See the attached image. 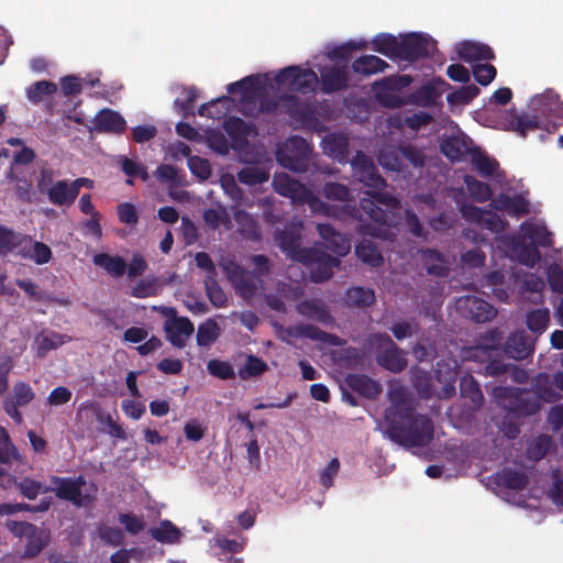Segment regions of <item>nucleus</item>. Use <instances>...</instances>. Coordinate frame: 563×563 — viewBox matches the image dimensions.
Here are the masks:
<instances>
[{"instance_id": "f257e3e1", "label": "nucleus", "mask_w": 563, "mask_h": 563, "mask_svg": "<svg viewBox=\"0 0 563 563\" xmlns=\"http://www.w3.org/2000/svg\"><path fill=\"white\" fill-rule=\"evenodd\" d=\"M318 82V76L313 70L300 66H289L275 75H255L230 84L228 92L239 91L244 111L250 115H255L275 108V104L268 103L265 97L284 91L308 93L317 88Z\"/></svg>"}, {"instance_id": "f03ea898", "label": "nucleus", "mask_w": 563, "mask_h": 563, "mask_svg": "<svg viewBox=\"0 0 563 563\" xmlns=\"http://www.w3.org/2000/svg\"><path fill=\"white\" fill-rule=\"evenodd\" d=\"M352 168L354 177L371 188L368 194L375 199H362L361 207L364 212L372 219L376 225L369 230V234L383 239H388L391 233L393 220L389 218L386 210H383L378 205L385 206L389 209H398L399 200L394 196L379 192L386 185L385 180L377 174L376 167L373 162L364 154L358 153L352 161Z\"/></svg>"}, {"instance_id": "7ed1b4c3", "label": "nucleus", "mask_w": 563, "mask_h": 563, "mask_svg": "<svg viewBox=\"0 0 563 563\" xmlns=\"http://www.w3.org/2000/svg\"><path fill=\"white\" fill-rule=\"evenodd\" d=\"M301 228L302 223L300 222L298 228L294 231L280 232L276 236V241L288 257L310 266V277L312 282H324L332 276L333 268L339 266L340 261L319 250L301 249L299 245L300 234L295 232Z\"/></svg>"}, {"instance_id": "20e7f679", "label": "nucleus", "mask_w": 563, "mask_h": 563, "mask_svg": "<svg viewBox=\"0 0 563 563\" xmlns=\"http://www.w3.org/2000/svg\"><path fill=\"white\" fill-rule=\"evenodd\" d=\"M267 258L263 255L252 257L256 273L243 271L234 261L222 258L220 267L227 274L236 291L244 298H251L263 289L261 275L268 272Z\"/></svg>"}, {"instance_id": "39448f33", "label": "nucleus", "mask_w": 563, "mask_h": 563, "mask_svg": "<svg viewBox=\"0 0 563 563\" xmlns=\"http://www.w3.org/2000/svg\"><path fill=\"white\" fill-rule=\"evenodd\" d=\"M273 187L276 192L291 199L292 202L308 205L312 213L327 217L335 216L336 209L334 207L322 201L313 191L286 173L275 175Z\"/></svg>"}, {"instance_id": "423d86ee", "label": "nucleus", "mask_w": 563, "mask_h": 563, "mask_svg": "<svg viewBox=\"0 0 563 563\" xmlns=\"http://www.w3.org/2000/svg\"><path fill=\"white\" fill-rule=\"evenodd\" d=\"M54 492L57 497L73 501L77 506H84L97 495V486L86 482L82 477L62 478L52 477Z\"/></svg>"}, {"instance_id": "0eeeda50", "label": "nucleus", "mask_w": 563, "mask_h": 563, "mask_svg": "<svg viewBox=\"0 0 563 563\" xmlns=\"http://www.w3.org/2000/svg\"><path fill=\"white\" fill-rule=\"evenodd\" d=\"M310 148L307 141L299 136H292L278 146L276 159L285 168L303 172L307 169Z\"/></svg>"}, {"instance_id": "6e6552de", "label": "nucleus", "mask_w": 563, "mask_h": 563, "mask_svg": "<svg viewBox=\"0 0 563 563\" xmlns=\"http://www.w3.org/2000/svg\"><path fill=\"white\" fill-rule=\"evenodd\" d=\"M385 434L393 441L407 445H423L432 438V424L426 417L416 418L410 431L402 435L394 427L388 428Z\"/></svg>"}, {"instance_id": "1a4fd4ad", "label": "nucleus", "mask_w": 563, "mask_h": 563, "mask_svg": "<svg viewBox=\"0 0 563 563\" xmlns=\"http://www.w3.org/2000/svg\"><path fill=\"white\" fill-rule=\"evenodd\" d=\"M456 310L465 318L476 322H486L496 316V310L476 296H463L456 300Z\"/></svg>"}, {"instance_id": "9d476101", "label": "nucleus", "mask_w": 563, "mask_h": 563, "mask_svg": "<svg viewBox=\"0 0 563 563\" xmlns=\"http://www.w3.org/2000/svg\"><path fill=\"white\" fill-rule=\"evenodd\" d=\"M164 331L167 340L176 347H184L195 331L194 323L186 317L166 320Z\"/></svg>"}, {"instance_id": "9b49d317", "label": "nucleus", "mask_w": 563, "mask_h": 563, "mask_svg": "<svg viewBox=\"0 0 563 563\" xmlns=\"http://www.w3.org/2000/svg\"><path fill=\"white\" fill-rule=\"evenodd\" d=\"M278 297L267 296V305L277 311H282L285 308V301H294L299 299L303 294L302 286L298 280H291V283H279L277 285Z\"/></svg>"}, {"instance_id": "f8f14e48", "label": "nucleus", "mask_w": 563, "mask_h": 563, "mask_svg": "<svg viewBox=\"0 0 563 563\" xmlns=\"http://www.w3.org/2000/svg\"><path fill=\"white\" fill-rule=\"evenodd\" d=\"M317 229L327 249L339 256H344L350 252V240L338 233L330 224H318Z\"/></svg>"}, {"instance_id": "ddd939ff", "label": "nucleus", "mask_w": 563, "mask_h": 563, "mask_svg": "<svg viewBox=\"0 0 563 563\" xmlns=\"http://www.w3.org/2000/svg\"><path fill=\"white\" fill-rule=\"evenodd\" d=\"M461 212L467 221L478 223L493 232L504 230V221L488 211L465 205L461 208Z\"/></svg>"}, {"instance_id": "4468645a", "label": "nucleus", "mask_w": 563, "mask_h": 563, "mask_svg": "<svg viewBox=\"0 0 563 563\" xmlns=\"http://www.w3.org/2000/svg\"><path fill=\"white\" fill-rule=\"evenodd\" d=\"M493 206L497 210L506 211L508 214L516 217L528 214L530 211L529 202L522 195H500L493 200Z\"/></svg>"}, {"instance_id": "2eb2a0df", "label": "nucleus", "mask_w": 563, "mask_h": 563, "mask_svg": "<svg viewBox=\"0 0 563 563\" xmlns=\"http://www.w3.org/2000/svg\"><path fill=\"white\" fill-rule=\"evenodd\" d=\"M387 350L378 356V363L391 372H400L406 366V358L400 350L393 343L390 338L380 336Z\"/></svg>"}, {"instance_id": "dca6fc26", "label": "nucleus", "mask_w": 563, "mask_h": 563, "mask_svg": "<svg viewBox=\"0 0 563 563\" xmlns=\"http://www.w3.org/2000/svg\"><path fill=\"white\" fill-rule=\"evenodd\" d=\"M93 129L102 132L120 133L125 129L124 119L115 111L103 109L93 120Z\"/></svg>"}, {"instance_id": "f3484780", "label": "nucleus", "mask_w": 563, "mask_h": 563, "mask_svg": "<svg viewBox=\"0 0 563 563\" xmlns=\"http://www.w3.org/2000/svg\"><path fill=\"white\" fill-rule=\"evenodd\" d=\"M456 53L461 59L467 63L489 59L493 57V52L487 45L473 41H463L459 43L456 45Z\"/></svg>"}, {"instance_id": "a211bd4d", "label": "nucleus", "mask_w": 563, "mask_h": 563, "mask_svg": "<svg viewBox=\"0 0 563 563\" xmlns=\"http://www.w3.org/2000/svg\"><path fill=\"white\" fill-rule=\"evenodd\" d=\"M345 383L351 389L367 398H375L382 391L377 382L362 374L347 375Z\"/></svg>"}, {"instance_id": "6ab92c4d", "label": "nucleus", "mask_w": 563, "mask_h": 563, "mask_svg": "<svg viewBox=\"0 0 563 563\" xmlns=\"http://www.w3.org/2000/svg\"><path fill=\"white\" fill-rule=\"evenodd\" d=\"M271 165L261 163L256 165H247L238 173L240 183L247 186H255L266 183L269 179Z\"/></svg>"}, {"instance_id": "aec40b11", "label": "nucleus", "mask_w": 563, "mask_h": 563, "mask_svg": "<svg viewBox=\"0 0 563 563\" xmlns=\"http://www.w3.org/2000/svg\"><path fill=\"white\" fill-rule=\"evenodd\" d=\"M47 196L52 203L63 206L71 205L77 197L73 184L67 180H59L47 189Z\"/></svg>"}, {"instance_id": "412c9836", "label": "nucleus", "mask_w": 563, "mask_h": 563, "mask_svg": "<svg viewBox=\"0 0 563 563\" xmlns=\"http://www.w3.org/2000/svg\"><path fill=\"white\" fill-rule=\"evenodd\" d=\"M441 151L451 161H459L470 151L468 140L461 134L452 135L442 141Z\"/></svg>"}, {"instance_id": "4be33fe9", "label": "nucleus", "mask_w": 563, "mask_h": 563, "mask_svg": "<svg viewBox=\"0 0 563 563\" xmlns=\"http://www.w3.org/2000/svg\"><path fill=\"white\" fill-rule=\"evenodd\" d=\"M65 335L55 332H42L36 335L34 346L40 357H44L49 351L66 343Z\"/></svg>"}, {"instance_id": "5701e85b", "label": "nucleus", "mask_w": 563, "mask_h": 563, "mask_svg": "<svg viewBox=\"0 0 563 563\" xmlns=\"http://www.w3.org/2000/svg\"><path fill=\"white\" fill-rule=\"evenodd\" d=\"M323 152L339 161L345 158L347 154V139L343 134H330L322 140Z\"/></svg>"}, {"instance_id": "b1692460", "label": "nucleus", "mask_w": 563, "mask_h": 563, "mask_svg": "<svg viewBox=\"0 0 563 563\" xmlns=\"http://www.w3.org/2000/svg\"><path fill=\"white\" fill-rule=\"evenodd\" d=\"M532 351V343L522 333H514L506 343V352L515 360L525 358Z\"/></svg>"}, {"instance_id": "393cba45", "label": "nucleus", "mask_w": 563, "mask_h": 563, "mask_svg": "<svg viewBox=\"0 0 563 563\" xmlns=\"http://www.w3.org/2000/svg\"><path fill=\"white\" fill-rule=\"evenodd\" d=\"M27 244H25L22 249V254L24 257L30 258L37 265H43L48 263L52 260V251L48 245L43 242L26 240Z\"/></svg>"}, {"instance_id": "a878e982", "label": "nucleus", "mask_w": 563, "mask_h": 563, "mask_svg": "<svg viewBox=\"0 0 563 563\" xmlns=\"http://www.w3.org/2000/svg\"><path fill=\"white\" fill-rule=\"evenodd\" d=\"M445 85L446 82L442 79H435L423 85L413 95V101L421 106L432 103L443 92Z\"/></svg>"}, {"instance_id": "bb28decb", "label": "nucleus", "mask_w": 563, "mask_h": 563, "mask_svg": "<svg viewBox=\"0 0 563 563\" xmlns=\"http://www.w3.org/2000/svg\"><path fill=\"white\" fill-rule=\"evenodd\" d=\"M233 100L229 97H221L218 98L214 101H211L209 103L202 104L198 113L201 117H208L212 119H221L223 118L232 107Z\"/></svg>"}, {"instance_id": "cd10ccee", "label": "nucleus", "mask_w": 563, "mask_h": 563, "mask_svg": "<svg viewBox=\"0 0 563 563\" xmlns=\"http://www.w3.org/2000/svg\"><path fill=\"white\" fill-rule=\"evenodd\" d=\"M93 263L97 266L104 268L109 274L114 277H120L126 269V263L120 256H111L106 253H100L93 256Z\"/></svg>"}, {"instance_id": "c85d7f7f", "label": "nucleus", "mask_w": 563, "mask_h": 563, "mask_svg": "<svg viewBox=\"0 0 563 563\" xmlns=\"http://www.w3.org/2000/svg\"><path fill=\"white\" fill-rule=\"evenodd\" d=\"M344 300L351 307L369 306L375 301V294L371 288L352 287L346 290Z\"/></svg>"}, {"instance_id": "c756f323", "label": "nucleus", "mask_w": 563, "mask_h": 563, "mask_svg": "<svg viewBox=\"0 0 563 563\" xmlns=\"http://www.w3.org/2000/svg\"><path fill=\"white\" fill-rule=\"evenodd\" d=\"M520 233L522 239L531 244L547 245L550 243L549 232L541 224L523 223L520 227Z\"/></svg>"}, {"instance_id": "7c9ffc66", "label": "nucleus", "mask_w": 563, "mask_h": 563, "mask_svg": "<svg viewBox=\"0 0 563 563\" xmlns=\"http://www.w3.org/2000/svg\"><path fill=\"white\" fill-rule=\"evenodd\" d=\"M221 334V328L214 319H208L199 324L197 330V343L200 346H210Z\"/></svg>"}, {"instance_id": "2f4dec72", "label": "nucleus", "mask_w": 563, "mask_h": 563, "mask_svg": "<svg viewBox=\"0 0 563 563\" xmlns=\"http://www.w3.org/2000/svg\"><path fill=\"white\" fill-rule=\"evenodd\" d=\"M163 283L157 277L147 276L139 280L132 288L131 295L135 298L155 296L162 289Z\"/></svg>"}, {"instance_id": "473e14b6", "label": "nucleus", "mask_w": 563, "mask_h": 563, "mask_svg": "<svg viewBox=\"0 0 563 563\" xmlns=\"http://www.w3.org/2000/svg\"><path fill=\"white\" fill-rule=\"evenodd\" d=\"M357 257L372 266H378L383 263V256L376 245L371 240H364L355 247Z\"/></svg>"}, {"instance_id": "72a5a7b5", "label": "nucleus", "mask_w": 563, "mask_h": 563, "mask_svg": "<svg viewBox=\"0 0 563 563\" xmlns=\"http://www.w3.org/2000/svg\"><path fill=\"white\" fill-rule=\"evenodd\" d=\"M386 66L387 65L384 60L374 55L360 57L353 63L354 71L364 75H372L378 71H383Z\"/></svg>"}, {"instance_id": "f704fd0d", "label": "nucleus", "mask_w": 563, "mask_h": 563, "mask_svg": "<svg viewBox=\"0 0 563 563\" xmlns=\"http://www.w3.org/2000/svg\"><path fill=\"white\" fill-rule=\"evenodd\" d=\"M422 258L424 266L430 274L439 276L445 274L449 261L441 256L438 252L433 250H426L422 252Z\"/></svg>"}, {"instance_id": "c9c22d12", "label": "nucleus", "mask_w": 563, "mask_h": 563, "mask_svg": "<svg viewBox=\"0 0 563 563\" xmlns=\"http://www.w3.org/2000/svg\"><path fill=\"white\" fill-rule=\"evenodd\" d=\"M321 76L323 89L328 92L338 90L346 84L345 68L341 66L333 67L331 70L322 73Z\"/></svg>"}, {"instance_id": "e433bc0d", "label": "nucleus", "mask_w": 563, "mask_h": 563, "mask_svg": "<svg viewBox=\"0 0 563 563\" xmlns=\"http://www.w3.org/2000/svg\"><path fill=\"white\" fill-rule=\"evenodd\" d=\"M98 82V76L88 75L82 79L78 78L77 76H66L62 79L60 85L64 95L70 96L80 92L82 84H87L93 87Z\"/></svg>"}, {"instance_id": "4c0bfd02", "label": "nucleus", "mask_w": 563, "mask_h": 563, "mask_svg": "<svg viewBox=\"0 0 563 563\" xmlns=\"http://www.w3.org/2000/svg\"><path fill=\"white\" fill-rule=\"evenodd\" d=\"M498 125L505 130H518L521 135H525L528 130L536 128V122L531 119L519 118L512 112H509L505 114V118L499 120Z\"/></svg>"}, {"instance_id": "58836bf2", "label": "nucleus", "mask_w": 563, "mask_h": 563, "mask_svg": "<svg viewBox=\"0 0 563 563\" xmlns=\"http://www.w3.org/2000/svg\"><path fill=\"white\" fill-rule=\"evenodd\" d=\"M57 86L52 81L41 80L31 85L26 90L27 99L32 103L41 102L44 97L55 93Z\"/></svg>"}, {"instance_id": "ea45409f", "label": "nucleus", "mask_w": 563, "mask_h": 563, "mask_svg": "<svg viewBox=\"0 0 563 563\" xmlns=\"http://www.w3.org/2000/svg\"><path fill=\"white\" fill-rule=\"evenodd\" d=\"M461 395L468 398L473 406L477 407L483 400V395L479 390L478 384L472 376H463L460 382Z\"/></svg>"}, {"instance_id": "a19ab883", "label": "nucleus", "mask_w": 563, "mask_h": 563, "mask_svg": "<svg viewBox=\"0 0 563 563\" xmlns=\"http://www.w3.org/2000/svg\"><path fill=\"white\" fill-rule=\"evenodd\" d=\"M472 164L483 176H494L498 172L497 162L481 152L472 154Z\"/></svg>"}, {"instance_id": "79ce46f5", "label": "nucleus", "mask_w": 563, "mask_h": 563, "mask_svg": "<svg viewBox=\"0 0 563 563\" xmlns=\"http://www.w3.org/2000/svg\"><path fill=\"white\" fill-rule=\"evenodd\" d=\"M151 533L153 538L159 542L173 543L178 541L180 538V531L170 521L167 520L161 522L158 527L153 528Z\"/></svg>"}, {"instance_id": "37998d69", "label": "nucleus", "mask_w": 563, "mask_h": 563, "mask_svg": "<svg viewBox=\"0 0 563 563\" xmlns=\"http://www.w3.org/2000/svg\"><path fill=\"white\" fill-rule=\"evenodd\" d=\"M26 239L14 231L0 225V253L7 254L22 244Z\"/></svg>"}, {"instance_id": "c03bdc74", "label": "nucleus", "mask_w": 563, "mask_h": 563, "mask_svg": "<svg viewBox=\"0 0 563 563\" xmlns=\"http://www.w3.org/2000/svg\"><path fill=\"white\" fill-rule=\"evenodd\" d=\"M400 156V148L386 147L379 153L378 162L386 169L400 172L402 169Z\"/></svg>"}, {"instance_id": "a18cd8bd", "label": "nucleus", "mask_w": 563, "mask_h": 563, "mask_svg": "<svg viewBox=\"0 0 563 563\" xmlns=\"http://www.w3.org/2000/svg\"><path fill=\"white\" fill-rule=\"evenodd\" d=\"M298 311L303 316L324 323L329 322L331 319L323 306L316 301H303L299 303Z\"/></svg>"}, {"instance_id": "49530a36", "label": "nucleus", "mask_w": 563, "mask_h": 563, "mask_svg": "<svg viewBox=\"0 0 563 563\" xmlns=\"http://www.w3.org/2000/svg\"><path fill=\"white\" fill-rule=\"evenodd\" d=\"M203 219L211 229L229 230L231 228L230 218L223 209H208L203 213Z\"/></svg>"}, {"instance_id": "de8ad7c7", "label": "nucleus", "mask_w": 563, "mask_h": 563, "mask_svg": "<svg viewBox=\"0 0 563 563\" xmlns=\"http://www.w3.org/2000/svg\"><path fill=\"white\" fill-rule=\"evenodd\" d=\"M548 309H536L527 314V325L533 332H543L549 324Z\"/></svg>"}, {"instance_id": "09e8293b", "label": "nucleus", "mask_w": 563, "mask_h": 563, "mask_svg": "<svg viewBox=\"0 0 563 563\" xmlns=\"http://www.w3.org/2000/svg\"><path fill=\"white\" fill-rule=\"evenodd\" d=\"M48 534L44 530L36 529L34 533H32L27 538V543L25 548L26 556H35L37 555L42 549L47 544Z\"/></svg>"}, {"instance_id": "8fccbe9b", "label": "nucleus", "mask_w": 563, "mask_h": 563, "mask_svg": "<svg viewBox=\"0 0 563 563\" xmlns=\"http://www.w3.org/2000/svg\"><path fill=\"white\" fill-rule=\"evenodd\" d=\"M323 196L328 200L340 202H346L351 199L349 188L339 183H327L323 187Z\"/></svg>"}, {"instance_id": "3c124183", "label": "nucleus", "mask_w": 563, "mask_h": 563, "mask_svg": "<svg viewBox=\"0 0 563 563\" xmlns=\"http://www.w3.org/2000/svg\"><path fill=\"white\" fill-rule=\"evenodd\" d=\"M465 184L470 194L478 201H486L490 198L492 191L487 184L475 179L472 176L465 177Z\"/></svg>"}, {"instance_id": "603ef678", "label": "nucleus", "mask_w": 563, "mask_h": 563, "mask_svg": "<svg viewBox=\"0 0 563 563\" xmlns=\"http://www.w3.org/2000/svg\"><path fill=\"white\" fill-rule=\"evenodd\" d=\"M206 290L212 305L217 308H223L227 306V296L224 291L219 287L213 277L209 276L206 280Z\"/></svg>"}, {"instance_id": "864d4df0", "label": "nucleus", "mask_w": 563, "mask_h": 563, "mask_svg": "<svg viewBox=\"0 0 563 563\" xmlns=\"http://www.w3.org/2000/svg\"><path fill=\"white\" fill-rule=\"evenodd\" d=\"M19 489L23 496L29 499H35L40 493L54 492L53 487H42V485L31 478H24L19 483Z\"/></svg>"}, {"instance_id": "5fc2aeb1", "label": "nucleus", "mask_w": 563, "mask_h": 563, "mask_svg": "<svg viewBox=\"0 0 563 563\" xmlns=\"http://www.w3.org/2000/svg\"><path fill=\"white\" fill-rule=\"evenodd\" d=\"M35 397V394L30 385L19 382L13 386L11 400L15 405L25 406L30 404Z\"/></svg>"}, {"instance_id": "6e6d98bb", "label": "nucleus", "mask_w": 563, "mask_h": 563, "mask_svg": "<svg viewBox=\"0 0 563 563\" xmlns=\"http://www.w3.org/2000/svg\"><path fill=\"white\" fill-rule=\"evenodd\" d=\"M187 164L191 173L199 179L205 180L209 178L211 167L207 159L199 156H189Z\"/></svg>"}, {"instance_id": "4d7b16f0", "label": "nucleus", "mask_w": 563, "mask_h": 563, "mask_svg": "<svg viewBox=\"0 0 563 563\" xmlns=\"http://www.w3.org/2000/svg\"><path fill=\"white\" fill-rule=\"evenodd\" d=\"M479 93V89L474 86H464L448 96V101L452 103H467Z\"/></svg>"}, {"instance_id": "13d9d810", "label": "nucleus", "mask_w": 563, "mask_h": 563, "mask_svg": "<svg viewBox=\"0 0 563 563\" xmlns=\"http://www.w3.org/2000/svg\"><path fill=\"white\" fill-rule=\"evenodd\" d=\"M18 456L15 446L9 441L7 430L0 427V462L8 463L11 457Z\"/></svg>"}, {"instance_id": "bf43d9fd", "label": "nucleus", "mask_w": 563, "mask_h": 563, "mask_svg": "<svg viewBox=\"0 0 563 563\" xmlns=\"http://www.w3.org/2000/svg\"><path fill=\"white\" fill-rule=\"evenodd\" d=\"M209 373L216 377L227 379L234 376V371L228 362L211 360L207 364Z\"/></svg>"}, {"instance_id": "052dcab7", "label": "nucleus", "mask_w": 563, "mask_h": 563, "mask_svg": "<svg viewBox=\"0 0 563 563\" xmlns=\"http://www.w3.org/2000/svg\"><path fill=\"white\" fill-rule=\"evenodd\" d=\"M500 481L512 489H521L527 484V477L522 473L512 470L504 471Z\"/></svg>"}, {"instance_id": "680f3d73", "label": "nucleus", "mask_w": 563, "mask_h": 563, "mask_svg": "<svg viewBox=\"0 0 563 563\" xmlns=\"http://www.w3.org/2000/svg\"><path fill=\"white\" fill-rule=\"evenodd\" d=\"M266 368L267 365L263 360L255 356H249L243 368L240 371V375L242 377L255 376L264 373Z\"/></svg>"}, {"instance_id": "e2e57ef3", "label": "nucleus", "mask_w": 563, "mask_h": 563, "mask_svg": "<svg viewBox=\"0 0 563 563\" xmlns=\"http://www.w3.org/2000/svg\"><path fill=\"white\" fill-rule=\"evenodd\" d=\"M475 79L483 86L490 84L496 77V68L493 65L478 64L474 66Z\"/></svg>"}, {"instance_id": "0e129e2a", "label": "nucleus", "mask_w": 563, "mask_h": 563, "mask_svg": "<svg viewBox=\"0 0 563 563\" xmlns=\"http://www.w3.org/2000/svg\"><path fill=\"white\" fill-rule=\"evenodd\" d=\"M186 439L192 442L200 441L206 433V427L196 419L187 421L184 426Z\"/></svg>"}, {"instance_id": "69168bd1", "label": "nucleus", "mask_w": 563, "mask_h": 563, "mask_svg": "<svg viewBox=\"0 0 563 563\" xmlns=\"http://www.w3.org/2000/svg\"><path fill=\"white\" fill-rule=\"evenodd\" d=\"M208 144L212 151H214L221 155H225L229 153V150H230L229 142L225 139V136L220 132H216V131L209 132Z\"/></svg>"}, {"instance_id": "338daca9", "label": "nucleus", "mask_w": 563, "mask_h": 563, "mask_svg": "<svg viewBox=\"0 0 563 563\" xmlns=\"http://www.w3.org/2000/svg\"><path fill=\"white\" fill-rule=\"evenodd\" d=\"M118 217L122 223L128 225H135L139 221L135 207L129 202H122L118 206Z\"/></svg>"}, {"instance_id": "774afa93", "label": "nucleus", "mask_w": 563, "mask_h": 563, "mask_svg": "<svg viewBox=\"0 0 563 563\" xmlns=\"http://www.w3.org/2000/svg\"><path fill=\"white\" fill-rule=\"evenodd\" d=\"M73 393L70 389L64 386H59L54 388L48 397H47V404L52 407H58L64 404H67L71 399Z\"/></svg>"}]
</instances>
